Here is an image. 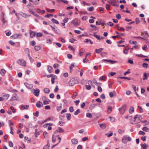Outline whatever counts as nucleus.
<instances>
[{
	"label": "nucleus",
	"mask_w": 149,
	"mask_h": 149,
	"mask_svg": "<svg viewBox=\"0 0 149 149\" xmlns=\"http://www.w3.org/2000/svg\"><path fill=\"white\" fill-rule=\"evenodd\" d=\"M17 63L20 65L25 66L26 65V62L23 59H20L17 61Z\"/></svg>",
	"instance_id": "nucleus-5"
},
{
	"label": "nucleus",
	"mask_w": 149,
	"mask_h": 149,
	"mask_svg": "<svg viewBox=\"0 0 149 149\" xmlns=\"http://www.w3.org/2000/svg\"><path fill=\"white\" fill-rule=\"evenodd\" d=\"M9 145L11 147H12L13 146V143L11 141H9Z\"/></svg>",
	"instance_id": "nucleus-46"
},
{
	"label": "nucleus",
	"mask_w": 149,
	"mask_h": 149,
	"mask_svg": "<svg viewBox=\"0 0 149 149\" xmlns=\"http://www.w3.org/2000/svg\"><path fill=\"white\" fill-rule=\"evenodd\" d=\"M78 82V81L77 78H72L69 81V84L70 86H73L75 84L77 83Z\"/></svg>",
	"instance_id": "nucleus-3"
},
{
	"label": "nucleus",
	"mask_w": 149,
	"mask_h": 149,
	"mask_svg": "<svg viewBox=\"0 0 149 149\" xmlns=\"http://www.w3.org/2000/svg\"><path fill=\"white\" fill-rule=\"evenodd\" d=\"M148 130V128L146 127H144L142 129V130L145 132H147Z\"/></svg>",
	"instance_id": "nucleus-42"
},
{
	"label": "nucleus",
	"mask_w": 149,
	"mask_h": 149,
	"mask_svg": "<svg viewBox=\"0 0 149 149\" xmlns=\"http://www.w3.org/2000/svg\"><path fill=\"white\" fill-rule=\"evenodd\" d=\"M139 134L140 135H144V134H145V133L141 131H140L139 132Z\"/></svg>",
	"instance_id": "nucleus-61"
},
{
	"label": "nucleus",
	"mask_w": 149,
	"mask_h": 149,
	"mask_svg": "<svg viewBox=\"0 0 149 149\" xmlns=\"http://www.w3.org/2000/svg\"><path fill=\"white\" fill-rule=\"evenodd\" d=\"M30 37L31 38H33V37L35 36L36 35V33L32 31H31V32H30Z\"/></svg>",
	"instance_id": "nucleus-25"
},
{
	"label": "nucleus",
	"mask_w": 149,
	"mask_h": 149,
	"mask_svg": "<svg viewBox=\"0 0 149 149\" xmlns=\"http://www.w3.org/2000/svg\"><path fill=\"white\" fill-rule=\"evenodd\" d=\"M6 72V71L4 70L3 69H1L0 73L1 75H3Z\"/></svg>",
	"instance_id": "nucleus-29"
},
{
	"label": "nucleus",
	"mask_w": 149,
	"mask_h": 149,
	"mask_svg": "<svg viewBox=\"0 0 149 149\" xmlns=\"http://www.w3.org/2000/svg\"><path fill=\"white\" fill-rule=\"evenodd\" d=\"M17 96L16 94L15 93L12 95V97L10 100L11 101H12L14 100H17Z\"/></svg>",
	"instance_id": "nucleus-12"
},
{
	"label": "nucleus",
	"mask_w": 149,
	"mask_h": 149,
	"mask_svg": "<svg viewBox=\"0 0 149 149\" xmlns=\"http://www.w3.org/2000/svg\"><path fill=\"white\" fill-rule=\"evenodd\" d=\"M47 133L45 131L44 132L43 136H44V138H46V137L47 136Z\"/></svg>",
	"instance_id": "nucleus-64"
},
{
	"label": "nucleus",
	"mask_w": 149,
	"mask_h": 149,
	"mask_svg": "<svg viewBox=\"0 0 149 149\" xmlns=\"http://www.w3.org/2000/svg\"><path fill=\"white\" fill-rule=\"evenodd\" d=\"M51 21L52 22H53L56 24H59V22L57 20H56L54 18H52V19Z\"/></svg>",
	"instance_id": "nucleus-26"
},
{
	"label": "nucleus",
	"mask_w": 149,
	"mask_h": 149,
	"mask_svg": "<svg viewBox=\"0 0 149 149\" xmlns=\"http://www.w3.org/2000/svg\"><path fill=\"white\" fill-rule=\"evenodd\" d=\"M141 116L140 115H136L134 118V123H139L141 120Z\"/></svg>",
	"instance_id": "nucleus-2"
},
{
	"label": "nucleus",
	"mask_w": 149,
	"mask_h": 149,
	"mask_svg": "<svg viewBox=\"0 0 149 149\" xmlns=\"http://www.w3.org/2000/svg\"><path fill=\"white\" fill-rule=\"evenodd\" d=\"M72 143L74 145L77 144L78 143V140L76 139H73L71 140Z\"/></svg>",
	"instance_id": "nucleus-14"
},
{
	"label": "nucleus",
	"mask_w": 149,
	"mask_h": 149,
	"mask_svg": "<svg viewBox=\"0 0 149 149\" xmlns=\"http://www.w3.org/2000/svg\"><path fill=\"white\" fill-rule=\"evenodd\" d=\"M24 84L25 86L26 87L28 88L31 89L33 87V85L32 84H29L27 83H24Z\"/></svg>",
	"instance_id": "nucleus-11"
},
{
	"label": "nucleus",
	"mask_w": 149,
	"mask_h": 149,
	"mask_svg": "<svg viewBox=\"0 0 149 149\" xmlns=\"http://www.w3.org/2000/svg\"><path fill=\"white\" fill-rule=\"evenodd\" d=\"M64 130L62 128L58 127L57 129V132L59 133H62L64 132Z\"/></svg>",
	"instance_id": "nucleus-15"
},
{
	"label": "nucleus",
	"mask_w": 149,
	"mask_h": 149,
	"mask_svg": "<svg viewBox=\"0 0 149 149\" xmlns=\"http://www.w3.org/2000/svg\"><path fill=\"white\" fill-rule=\"evenodd\" d=\"M44 91L46 93L48 94L50 92V90L48 88H45L44 89Z\"/></svg>",
	"instance_id": "nucleus-24"
},
{
	"label": "nucleus",
	"mask_w": 149,
	"mask_h": 149,
	"mask_svg": "<svg viewBox=\"0 0 149 149\" xmlns=\"http://www.w3.org/2000/svg\"><path fill=\"white\" fill-rule=\"evenodd\" d=\"M58 123L60 126H63L65 123L64 122L62 121H59Z\"/></svg>",
	"instance_id": "nucleus-60"
},
{
	"label": "nucleus",
	"mask_w": 149,
	"mask_h": 149,
	"mask_svg": "<svg viewBox=\"0 0 149 149\" xmlns=\"http://www.w3.org/2000/svg\"><path fill=\"white\" fill-rule=\"evenodd\" d=\"M49 145L48 144H47V145L45 146L43 148V149H48L49 147Z\"/></svg>",
	"instance_id": "nucleus-58"
},
{
	"label": "nucleus",
	"mask_w": 149,
	"mask_h": 149,
	"mask_svg": "<svg viewBox=\"0 0 149 149\" xmlns=\"http://www.w3.org/2000/svg\"><path fill=\"white\" fill-rule=\"evenodd\" d=\"M116 17L118 19H119L121 18V15L119 14H117L116 15Z\"/></svg>",
	"instance_id": "nucleus-59"
},
{
	"label": "nucleus",
	"mask_w": 149,
	"mask_h": 149,
	"mask_svg": "<svg viewBox=\"0 0 149 149\" xmlns=\"http://www.w3.org/2000/svg\"><path fill=\"white\" fill-rule=\"evenodd\" d=\"M11 37H12L13 38L15 39L17 38V35L16 34H14L13 36H11Z\"/></svg>",
	"instance_id": "nucleus-50"
},
{
	"label": "nucleus",
	"mask_w": 149,
	"mask_h": 149,
	"mask_svg": "<svg viewBox=\"0 0 149 149\" xmlns=\"http://www.w3.org/2000/svg\"><path fill=\"white\" fill-rule=\"evenodd\" d=\"M116 93L115 91H113V92H110L109 93V96L110 97L112 98L113 97V95H116Z\"/></svg>",
	"instance_id": "nucleus-18"
},
{
	"label": "nucleus",
	"mask_w": 149,
	"mask_h": 149,
	"mask_svg": "<svg viewBox=\"0 0 149 149\" xmlns=\"http://www.w3.org/2000/svg\"><path fill=\"white\" fill-rule=\"evenodd\" d=\"M129 42L131 44H136L137 43L136 41H132L131 42V40H130Z\"/></svg>",
	"instance_id": "nucleus-48"
},
{
	"label": "nucleus",
	"mask_w": 149,
	"mask_h": 149,
	"mask_svg": "<svg viewBox=\"0 0 149 149\" xmlns=\"http://www.w3.org/2000/svg\"><path fill=\"white\" fill-rule=\"evenodd\" d=\"M109 3L111 4L113 6H118L116 4V3L113 2L111 1L109 2Z\"/></svg>",
	"instance_id": "nucleus-22"
},
{
	"label": "nucleus",
	"mask_w": 149,
	"mask_h": 149,
	"mask_svg": "<svg viewBox=\"0 0 149 149\" xmlns=\"http://www.w3.org/2000/svg\"><path fill=\"white\" fill-rule=\"evenodd\" d=\"M2 21L3 22V24H7V21L5 19H4V17H3V18L2 19Z\"/></svg>",
	"instance_id": "nucleus-41"
},
{
	"label": "nucleus",
	"mask_w": 149,
	"mask_h": 149,
	"mask_svg": "<svg viewBox=\"0 0 149 149\" xmlns=\"http://www.w3.org/2000/svg\"><path fill=\"white\" fill-rule=\"evenodd\" d=\"M86 116L88 118H91L92 117V116L91 113H88L86 114Z\"/></svg>",
	"instance_id": "nucleus-31"
},
{
	"label": "nucleus",
	"mask_w": 149,
	"mask_h": 149,
	"mask_svg": "<svg viewBox=\"0 0 149 149\" xmlns=\"http://www.w3.org/2000/svg\"><path fill=\"white\" fill-rule=\"evenodd\" d=\"M80 112L79 109H77L74 113V114L75 115H77L78 113Z\"/></svg>",
	"instance_id": "nucleus-40"
},
{
	"label": "nucleus",
	"mask_w": 149,
	"mask_h": 149,
	"mask_svg": "<svg viewBox=\"0 0 149 149\" xmlns=\"http://www.w3.org/2000/svg\"><path fill=\"white\" fill-rule=\"evenodd\" d=\"M108 62L110 63L111 64H113L114 63H118V61H115L111 60L110 59H109V62Z\"/></svg>",
	"instance_id": "nucleus-27"
},
{
	"label": "nucleus",
	"mask_w": 149,
	"mask_h": 149,
	"mask_svg": "<svg viewBox=\"0 0 149 149\" xmlns=\"http://www.w3.org/2000/svg\"><path fill=\"white\" fill-rule=\"evenodd\" d=\"M29 11L30 13L33 14L34 16H35L37 17H39V15H38L35 12L31 10H29Z\"/></svg>",
	"instance_id": "nucleus-20"
},
{
	"label": "nucleus",
	"mask_w": 149,
	"mask_h": 149,
	"mask_svg": "<svg viewBox=\"0 0 149 149\" xmlns=\"http://www.w3.org/2000/svg\"><path fill=\"white\" fill-rule=\"evenodd\" d=\"M100 126L101 128L104 129L106 125L105 124H102L100 125Z\"/></svg>",
	"instance_id": "nucleus-35"
},
{
	"label": "nucleus",
	"mask_w": 149,
	"mask_h": 149,
	"mask_svg": "<svg viewBox=\"0 0 149 149\" xmlns=\"http://www.w3.org/2000/svg\"><path fill=\"white\" fill-rule=\"evenodd\" d=\"M34 49L38 51L40 50V46H36L35 47Z\"/></svg>",
	"instance_id": "nucleus-39"
},
{
	"label": "nucleus",
	"mask_w": 149,
	"mask_h": 149,
	"mask_svg": "<svg viewBox=\"0 0 149 149\" xmlns=\"http://www.w3.org/2000/svg\"><path fill=\"white\" fill-rule=\"evenodd\" d=\"M113 133L111 132L109 134V133L106 134H105V135H107V137H110V136H112L113 135Z\"/></svg>",
	"instance_id": "nucleus-47"
},
{
	"label": "nucleus",
	"mask_w": 149,
	"mask_h": 149,
	"mask_svg": "<svg viewBox=\"0 0 149 149\" xmlns=\"http://www.w3.org/2000/svg\"><path fill=\"white\" fill-rule=\"evenodd\" d=\"M148 78V77L147 76V75L146 74V73H145L143 74V80H145L146 79H147Z\"/></svg>",
	"instance_id": "nucleus-23"
},
{
	"label": "nucleus",
	"mask_w": 149,
	"mask_h": 149,
	"mask_svg": "<svg viewBox=\"0 0 149 149\" xmlns=\"http://www.w3.org/2000/svg\"><path fill=\"white\" fill-rule=\"evenodd\" d=\"M39 112L38 111H36L35 113H33V115L36 117H38L39 115Z\"/></svg>",
	"instance_id": "nucleus-52"
},
{
	"label": "nucleus",
	"mask_w": 149,
	"mask_h": 149,
	"mask_svg": "<svg viewBox=\"0 0 149 149\" xmlns=\"http://www.w3.org/2000/svg\"><path fill=\"white\" fill-rule=\"evenodd\" d=\"M95 37L98 40H101V38L100 36H97V35H95Z\"/></svg>",
	"instance_id": "nucleus-57"
},
{
	"label": "nucleus",
	"mask_w": 149,
	"mask_h": 149,
	"mask_svg": "<svg viewBox=\"0 0 149 149\" xmlns=\"http://www.w3.org/2000/svg\"><path fill=\"white\" fill-rule=\"evenodd\" d=\"M54 31L56 34H60L61 33L60 31L57 27H56Z\"/></svg>",
	"instance_id": "nucleus-16"
},
{
	"label": "nucleus",
	"mask_w": 149,
	"mask_h": 149,
	"mask_svg": "<svg viewBox=\"0 0 149 149\" xmlns=\"http://www.w3.org/2000/svg\"><path fill=\"white\" fill-rule=\"evenodd\" d=\"M71 23L73 24L75 26H77L79 25L80 22L79 20L77 19H75L71 22Z\"/></svg>",
	"instance_id": "nucleus-6"
},
{
	"label": "nucleus",
	"mask_w": 149,
	"mask_h": 149,
	"mask_svg": "<svg viewBox=\"0 0 149 149\" xmlns=\"http://www.w3.org/2000/svg\"><path fill=\"white\" fill-rule=\"evenodd\" d=\"M88 138L87 137H85L82 139V141H83L84 142L88 140Z\"/></svg>",
	"instance_id": "nucleus-63"
},
{
	"label": "nucleus",
	"mask_w": 149,
	"mask_h": 149,
	"mask_svg": "<svg viewBox=\"0 0 149 149\" xmlns=\"http://www.w3.org/2000/svg\"><path fill=\"white\" fill-rule=\"evenodd\" d=\"M33 90L34 91L33 94L36 97L39 95L40 93V90L38 89H33Z\"/></svg>",
	"instance_id": "nucleus-8"
},
{
	"label": "nucleus",
	"mask_w": 149,
	"mask_h": 149,
	"mask_svg": "<svg viewBox=\"0 0 149 149\" xmlns=\"http://www.w3.org/2000/svg\"><path fill=\"white\" fill-rule=\"evenodd\" d=\"M69 109L70 112H72L74 111L73 107L72 106L70 107Z\"/></svg>",
	"instance_id": "nucleus-55"
},
{
	"label": "nucleus",
	"mask_w": 149,
	"mask_h": 149,
	"mask_svg": "<svg viewBox=\"0 0 149 149\" xmlns=\"http://www.w3.org/2000/svg\"><path fill=\"white\" fill-rule=\"evenodd\" d=\"M142 66L145 68H147L148 67V64L146 63H144L142 64Z\"/></svg>",
	"instance_id": "nucleus-36"
},
{
	"label": "nucleus",
	"mask_w": 149,
	"mask_h": 149,
	"mask_svg": "<svg viewBox=\"0 0 149 149\" xmlns=\"http://www.w3.org/2000/svg\"><path fill=\"white\" fill-rule=\"evenodd\" d=\"M126 105L124 104L121 107L119 108L118 109V111L122 115L123 114L126 110Z\"/></svg>",
	"instance_id": "nucleus-1"
},
{
	"label": "nucleus",
	"mask_w": 149,
	"mask_h": 149,
	"mask_svg": "<svg viewBox=\"0 0 149 149\" xmlns=\"http://www.w3.org/2000/svg\"><path fill=\"white\" fill-rule=\"evenodd\" d=\"M9 95L8 94H6L4 93H3L2 94V96L4 100H6L8 97H9Z\"/></svg>",
	"instance_id": "nucleus-9"
},
{
	"label": "nucleus",
	"mask_w": 149,
	"mask_h": 149,
	"mask_svg": "<svg viewBox=\"0 0 149 149\" xmlns=\"http://www.w3.org/2000/svg\"><path fill=\"white\" fill-rule=\"evenodd\" d=\"M107 24L108 25H109L111 26H112L113 25V23L112 22H108Z\"/></svg>",
	"instance_id": "nucleus-56"
},
{
	"label": "nucleus",
	"mask_w": 149,
	"mask_h": 149,
	"mask_svg": "<svg viewBox=\"0 0 149 149\" xmlns=\"http://www.w3.org/2000/svg\"><path fill=\"white\" fill-rule=\"evenodd\" d=\"M57 1L58 2L59 1H61L63 2V3L66 4H68V1L65 0H57Z\"/></svg>",
	"instance_id": "nucleus-32"
},
{
	"label": "nucleus",
	"mask_w": 149,
	"mask_h": 149,
	"mask_svg": "<svg viewBox=\"0 0 149 149\" xmlns=\"http://www.w3.org/2000/svg\"><path fill=\"white\" fill-rule=\"evenodd\" d=\"M29 105H21V109H28V108L29 107Z\"/></svg>",
	"instance_id": "nucleus-19"
},
{
	"label": "nucleus",
	"mask_w": 149,
	"mask_h": 149,
	"mask_svg": "<svg viewBox=\"0 0 149 149\" xmlns=\"http://www.w3.org/2000/svg\"><path fill=\"white\" fill-rule=\"evenodd\" d=\"M24 52L25 54L27 55L28 56L29 58V59H31V57L30 54V51L28 48H26L24 49Z\"/></svg>",
	"instance_id": "nucleus-7"
},
{
	"label": "nucleus",
	"mask_w": 149,
	"mask_h": 149,
	"mask_svg": "<svg viewBox=\"0 0 149 149\" xmlns=\"http://www.w3.org/2000/svg\"><path fill=\"white\" fill-rule=\"evenodd\" d=\"M49 125L50 126H52L53 125V124L52 123H46L44 125V127H46L48 125Z\"/></svg>",
	"instance_id": "nucleus-38"
},
{
	"label": "nucleus",
	"mask_w": 149,
	"mask_h": 149,
	"mask_svg": "<svg viewBox=\"0 0 149 149\" xmlns=\"http://www.w3.org/2000/svg\"><path fill=\"white\" fill-rule=\"evenodd\" d=\"M131 138L129 136H123L122 139V142L126 144L127 143V141H131Z\"/></svg>",
	"instance_id": "nucleus-4"
},
{
	"label": "nucleus",
	"mask_w": 149,
	"mask_h": 149,
	"mask_svg": "<svg viewBox=\"0 0 149 149\" xmlns=\"http://www.w3.org/2000/svg\"><path fill=\"white\" fill-rule=\"evenodd\" d=\"M31 16V15H28L24 13L23 17L24 18H27Z\"/></svg>",
	"instance_id": "nucleus-45"
},
{
	"label": "nucleus",
	"mask_w": 149,
	"mask_h": 149,
	"mask_svg": "<svg viewBox=\"0 0 149 149\" xmlns=\"http://www.w3.org/2000/svg\"><path fill=\"white\" fill-rule=\"evenodd\" d=\"M117 28L118 30L121 31H124L125 30L124 29L123 27L121 28L120 26H118L117 27Z\"/></svg>",
	"instance_id": "nucleus-34"
},
{
	"label": "nucleus",
	"mask_w": 149,
	"mask_h": 149,
	"mask_svg": "<svg viewBox=\"0 0 149 149\" xmlns=\"http://www.w3.org/2000/svg\"><path fill=\"white\" fill-rule=\"evenodd\" d=\"M135 21L136 22V24H138L140 22V21L139 19L138 18H136L135 19Z\"/></svg>",
	"instance_id": "nucleus-53"
},
{
	"label": "nucleus",
	"mask_w": 149,
	"mask_h": 149,
	"mask_svg": "<svg viewBox=\"0 0 149 149\" xmlns=\"http://www.w3.org/2000/svg\"><path fill=\"white\" fill-rule=\"evenodd\" d=\"M142 35L144 40H146V39L148 37V34L147 32H145L142 33Z\"/></svg>",
	"instance_id": "nucleus-10"
},
{
	"label": "nucleus",
	"mask_w": 149,
	"mask_h": 149,
	"mask_svg": "<svg viewBox=\"0 0 149 149\" xmlns=\"http://www.w3.org/2000/svg\"><path fill=\"white\" fill-rule=\"evenodd\" d=\"M10 109L11 110L13 111V113H15L16 112V110L13 107H10Z\"/></svg>",
	"instance_id": "nucleus-49"
},
{
	"label": "nucleus",
	"mask_w": 149,
	"mask_h": 149,
	"mask_svg": "<svg viewBox=\"0 0 149 149\" xmlns=\"http://www.w3.org/2000/svg\"><path fill=\"white\" fill-rule=\"evenodd\" d=\"M59 88L57 85L56 86L54 90V92H57L58 91Z\"/></svg>",
	"instance_id": "nucleus-43"
},
{
	"label": "nucleus",
	"mask_w": 149,
	"mask_h": 149,
	"mask_svg": "<svg viewBox=\"0 0 149 149\" xmlns=\"http://www.w3.org/2000/svg\"><path fill=\"white\" fill-rule=\"evenodd\" d=\"M86 89L87 90H90L91 89V86L90 85H86Z\"/></svg>",
	"instance_id": "nucleus-44"
},
{
	"label": "nucleus",
	"mask_w": 149,
	"mask_h": 149,
	"mask_svg": "<svg viewBox=\"0 0 149 149\" xmlns=\"http://www.w3.org/2000/svg\"><path fill=\"white\" fill-rule=\"evenodd\" d=\"M138 107L139 109L140 112L143 113V109L142 108V107H140L139 106H138Z\"/></svg>",
	"instance_id": "nucleus-54"
},
{
	"label": "nucleus",
	"mask_w": 149,
	"mask_h": 149,
	"mask_svg": "<svg viewBox=\"0 0 149 149\" xmlns=\"http://www.w3.org/2000/svg\"><path fill=\"white\" fill-rule=\"evenodd\" d=\"M118 78L121 79H127L129 80H130L131 79L130 78L127 77H118Z\"/></svg>",
	"instance_id": "nucleus-33"
},
{
	"label": "nucleus",
	"mask_w": 149,
	"mask_h": 149,
	"mask_svg": "<svg viewBox=\"0 0 149 149\" xmlns=\"http://www.w3.org/2000/svg\"><path fill=\"white\" fill-rule=\"evenodd\" d=\"M36 105L38 108H40L41 107L43 106V104L42 102L40 101H39L37 102Z\"/></svg>",
	"instance_id": "nucleus-13"
},
{
	"label": "nucleus",
	"mask_w": 149,
	"mask_h": 149,
	"mask_svg": "<svg viewBox=\"0 0 149 149\" xmlns=\"http://www.w3.org/2000/svg\"><path fill=\"white\" fill-rule=\"evenodd\" d=\"M103 50V49L102 48H100L98 49H96L95 50V52L97 54H99L100 52H102Z\"/></svg>",
	"instance_id": "nucleus-21"
},
{
	"label": "nucleus",
	"mask_w": 149,
	"mask_h": 149,
	"mask_svg": "<svg viewBox=\"0 0 149 149\" xmlns=\"http://www.w3.org/2000/svg\"><path fill=\"white\" fill-rule=\"evenodd\" d=\"M94 8L93 7H91L88 8V10L90 11H93L94 10Z\"/></svg>",
	"instance_id": "nucleus-51"
},
{
	"label": "nucleus",
	"mask_w": 149,
	"mask_h": 149,
	"mask_svg": "<svg viewBox=\"0 0 149 149\" xmlns=\"http://www.w3.org/2000/svg\"><path fill=\"white\" fill-rule=\"evenodd\" d=\"M133 111H134V108L133 107H131L130 108V109L129 110V112L130 113H131L132 112H133Z\"/></svg>",
	"instance_id": "nucleus-30"
},
{
	"label": "nucleus",
	"mask_w": 149,
	"mask_h": 149,
	"mask_svg": "<svg viewBox=\"0 0 149 149\" xmlns=\"http://www.w3.org/2000/svg\"><path fill=\"white\" fill-rule=\"evenodd\" d=\"M71 114L70 113L66 114V118L67 120H70L71 118Z\"/></svg>",
	"instance_id": "nucleus-28"
},
{
	"label": "nucleus",
	"mask_w": 149,
	"mask_h": 149,
	"mask_svg": "<svg viewBox=\"0 0 149 149\" xmlns=\"http://www.w3.org/2000/svg\"><path fill=\"white\" fill-rule=\"evenodd\" d=\"M36 36L37 37H40L42 36V34L41 33H37Z\"/></svg>",
	"instance_id": "nucleus-62"
},
{
	"label": "nucleus",
	"mask_w": 149,
	"mask_h": 149,
	"mask_svg": "<svg viewBox=\"0 0 149 149\" xmlns=\"http://www.w3.org/2000/svg\"><path fill=\"white\" fill-rule=\"evenodd\" d=\"M53 69L52 67L50 66V65H47V70L49 73H51L52 72V70Z\"/></svg>",
	"instance_id": "nucleus-17"
},
{
	"label": "nucleus",
	"mask_w": 149,
	"mask_h": 149,
	"mask_svg": "<svg viewBox=\"0 0 149 149\" xmlns=\"http://www.w3.org/2000/svg\"><path fill=\"white\" fill-rule=\"evenodd\" d=\"M77 92H74L73 93V95L72 96V98L73 99H74L75 97L77 95Z\"/></svg>",
	"instance_id": "nucleus-37"
}]
</instances>
